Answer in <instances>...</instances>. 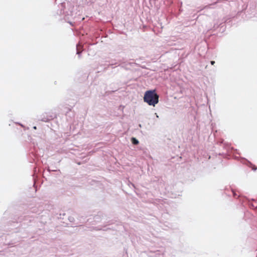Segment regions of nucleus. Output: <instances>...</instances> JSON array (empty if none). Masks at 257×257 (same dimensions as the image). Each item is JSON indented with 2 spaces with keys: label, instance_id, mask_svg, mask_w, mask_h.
Listing matches in <instances>:
<instances>
[{
  "label": "nucleus",
  "instance_id": "f257e3e1",
  "mask_svg": "<svg viewBox=\"0 0 257 257\" xmlns=\"http://www.w3.org/2000/svg\"><path fill=\"white\" fill-rule=\"evenodd\" d=\"M159 95L156 89L146 91L144 96V101L148 105L155 106L159 102Z\"/></svg>",
  "mask_w": 257,
  "mask_h": 257
},
{
  "label": "nucleus",
  "instance_id": "f03ea898",
  "mask_svg": "<svg viewBox=\"0 0 257 257\" xmlns=\"http://www.w3.org/2000/svg\"><path fill=\"white\" fill-rule=\"evenodd\" d=\"M30 153V156L32 158L33 161H30L31 162H33V161H35V159H36L38 156H40V155L38 153V150L36 148L34 147L33 149H31Z\"/></svg>",
  "mask_w": 257,
  "mask_h": 257
},
{
  "label": "nucleus",
  "instance_id": "7ed1b4c3",
  "mask_svg": "<svg viewBox=\"0 0 257 257\" xmlns=\"http://www.w3.org/2000/svg\"><path fill=\"white\" fill-rule=\"evenodd\" d=\"M65 8V3H61L60 4V6L59 7L60 12L59 13L58 12V14H59L60 15H64L65 16L72 15L71 12H70V14H69L67 12H65V10H64Z\"/></svg>",
  "mask_w": 257,
  "mask_h": 257
},
{
  "label": "nucleus",
  "instance_id": "20e7f679",
  "mask_svg": "<svg viewBox=\"0 0 257 257\" xmlns=\"http://www.w3.org/2000/svg\"><path fill=\"white\" fill-rule=\"evenodd\" d=\"M227 1H228V0H217L215 2H214V3H212V4H211L210 5L205 6L203 8V9H213V8H214V7H213L212 6H213L216 5L217 4H219V3H225V2H227Z\"/></svg>",
  "mask_w": 257,
  "mask_h": 257
},
{
  "label": "nucleus",
  "instance_id": "39448f33",
  "mask_svg": "<svg viewBox=\"0 0 257 257\" xmlns=\"http://www.w3.org/2000/svg\"><path fill=\"white\" fill-rule=\"evenodd\" d=\"M53 118V115H48L43 114L41 116V118H40L39 119L42 121L48 122L49 121L52 119Z\"/></svg>",
  "mask_w": 257,
  "mask_h": 257
},
{
  "label": "nucleus",
  "instance_id": "423d86ee",
  "mask_svg": "<svg viewBox=\"0 0 257 257\" xmlns=\"http://www.w3.org/2000/svg\"><path fill=\"white\" fill-rule=\"evenodd\" d=\"M83 50V46L80 43H78L76 45V54L78 55L79 58H80Z\"/></svg>",
  "mask_w": 257,
  "mask_h": 257
},
{
  "label": "nucleus",
  "instance_id": "0eeeda50",
  "mask_svg": "<svg viewBox=\"0 0 257 257\" xmlns=\"http://www.w3.org/2000/svg\"><path fill=\"white\" fill-rule=\"evenodd\" d=\"M245 161L246 162L245 164L247 166L252 168V170L253 171H256L257 169V167L253 165L250 161L245 159Z\"/></svg>",
  "mask_w": 257,
  "mask_h": 257
},
{
  "label": "nucleus",
  "instance_id": "6e6552de",
  "mask_svg": "<svg viewBox=\"0 0 257 257\" xmlns=\"http://www.w3.org/2000/svg\"><path fill=\"white\" fill-rule=\"evenodd\" d=\"M252 200L255 201V203L248 202V205L249 206V207L253 209H257V202L253 199Z\"/></svg>",
  "mask_w": 257,
  "mask_h": 257
},
{
  "label": "nucleus",
  "instance_id": "1a4fd4ad",
  "mask_svg": "<svg viewBox=\"0 0 257 257\" xmlns=\"http://www.w3.org/2000/svg\"><path fill=\"white\" fill-rule=\"evenodd\" d=\"M131 142H132V143L134 145H137L139 143V141H138V140L134 137H132L131 138Z\"/></svg>",
  "mask_w": 257,
  "mask_h": 257
},
{
  "label": "nucleus",
  "instance_id": "9d476101",
  "mask_svg": "<svg viewBox=\"0 0 257 257\" xmlns=\"http://www.w3.org/2000/svg\"><path fill=\"white\" fill-rule=\"evenodd\" d=\"M231 192L234 197H235L237 196L236 193L234 192V190L232 188H231Z\"/></svg>",
  "mask_w": 257,
  "mask_h": 257
},
{
  "label": "nucleus",
  "instance_id": "9b49d317",
  "mask_svg": "<svg viewBox=\"0 0 257 257\" xmlns=\"http://www.w3.org/2000/svg\"><path fill=\"white\" fill-rule=\"evenodd\" d=\"M155 0H150V4L152 5L153 3H155Z\"/></svg>",
  "mask_w": 257,
  "mask_h": 257
},
{
  "label": "nucleus",
  "instance_id": "f8f14e48",
  "mask_svg": "<svg viewBox=\"0 0 257 257\" xmlns=\"http://www.w3.org/2000/svg\"><path fill=\"white\" fill-rule=\"evenodd\" d=\"M210 63L211 65H214V64L215 63V61H211L210 62Z\"/></svg>",
  "mask_w": 257,
  "mask_h": 257
},
{
  "label": "nucleus",
  "instance_id": "ddd939ff",
  "mask_svg": "<svg viewBox=\"0 0 257 257\" xmlns=\"http://www.w3.org/2000/svg\"><path fill=\"white\" fill-rule=\"evenodd\" d=\"M29 218H30V217H29L25 216V220H28Z\"/></svg>",
  "mask_w": 257,
  "mask_h": 257
},
{
  "label": "nucleus",
  "instance_id": "4468645a",
  "mask_svg": "<svg viewBox=\"0 0 257 257\" xmlns=\"http://www.w3.org/2000/svg\"><path fill=\"white\" fill-rule=\"evenodd\" d=\"M73 220H74V218H72V217H71L70 218H69V220H70L71 222H72Z\"/></svg>",
  "mask_w": 257,
  "mask_h": 257
},
{
  "label": "nucleus",
  "instance_id": "2eb2a0df",
  "mask_svg": "<svg viewBox=\"0 0 257 257\" xmlns=\"http://www.w3.org/2000/svg\"><path fill=\"white\" fill-rule=\"evenodd\" d=\"M94 44H92V43H88V46H90V45H94Z\"/></svg>",
  "mask_w": 257,
  "mask_h": 257
},
{
  "label": "nucleus",
  "instance_id": "dca6fc26",
  "mask_svg": "<svg viewBox=\"0 0 257 257\" xmlns=\"http://www.w3.org/2000/svg\"><path fill=\"white\" fill-rule=\"evenodd\" d=\"M155 115H156L157 118H159V116L157 113H155Z\"/></svg>",
  "mask_w": 257,
  "mask_h": 257
},
{
  "label": "nucleus",
  "instance_id": "f3484780",
  "mask_svg": "<svg viewBox=\"0 0 257 257\" xmlns=\"http://www.w3.org/2000/svg\"><path fill=\"white\" fill-rule=\"evenodd\" d=\"M17 124H19V125H20L21 126H22V127H24L23 125L20 123H17Z\"/></svg>",
  "mask_w": 257,
  "mask_h": 257
},
{
  "label": "nucleus",
  "instance_id": "a211bd4d",
  "mask_svg": "<svg viewBox=\"0 0 257 257\" xmlns=\"http://www.w3.org/2000/svg\"><path fill=\"white\" fill-rule=\"evenodd\" d=\"M33 128H34V129H35V130H36V129L37 128V127H36V126H34L33 127Z\"/></svg>",
  "mask_w": 257,
  "mask_h": 257
},
{
  "label": "nucleus",
  "instance_id": "6ab92c4d",
  "mask_svg": "<svg viewBox=\"0 0 257 257\" xmlns=\"http://www.w3.org/2000/svg\"><path fill=\"white\" fill-rule=\"evenodd\" d=\"M48 172H49L51 171H50V169H49V168H48Z\"/></svg>",
  "mask_w": 257,
  "mask_h": 257
},
{
  "label": "nucleus",
  "instance_id": "aec40b11",
  "mask_svg": "<svg viewBox=\"0 0 257 257\" xmlns=\"http://www.w3.org/2000/svg\"><path fill=\"white\" fill-rule=\"evenodd\" d=\"M34 169H35V170H34V171H35V172H36V168H34Z\"/></svg>",
  "mask_w": 257,
  "mask_h": 257
},
{
  "label": "nucleus",
  "instance_id": "412c9836",
  "mask_svg": "<svg viewBox=\"0 0 257 257\" xmlns=\"http://www.w3.org/2000/svg\"><path fill=\"white\" fill-rule=\"evenodd\" d=\"M111 223H111L110 221V222H109V224H111Z\"/></svg>",
  "mask_w": 257,
  "mask_h": 257
},
{
  "label": "nucleus",
  "instance_id": "4be33fe9",
  "mask_svg": "<svg viewBox=\"0 0 257 257\" xmlns=\"http://www.w3.org/2000/svg\"><path fill=\"white\" fill-rule=\"evenodd\" d=\"M113 65V64H109L108 66H109V65Z\"/></svg>",
  "mask_w": 257,
  "mask_h": 257
}]
</instances>
